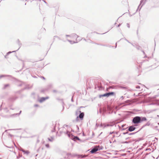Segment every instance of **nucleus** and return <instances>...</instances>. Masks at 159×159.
Here are the masks:
<instances>
[{
    "label": "nucleus",
    "instance_id": "52",
    "mask_svg": "<svg viewBox=\"0 0 159 159\" xmlns=\"http://www.w3.org/2000/svg\"><path fill=\"white\" fill-rule=\"evenodd\" d=\"M121 25V24H119L118 26H117V27H119L120 25Z\"/></svg>",
    "mask_w": 159,
    "mask_h": 159
},
{
    "label": "nucleus",
    "instance_id": "35",
    "mask_svg": "<svg viewBox=\"0 0 159 159\" xmlns=\"http://www.w3.org/2000/svg\"><path fill=\"white\" fill-rule=\"evenodd\" d=\"M124 97L123 96H122L120 97V100H123L124 99Z\"/></svg>",
    "mask_w": 159,
    "mask_h": 159
},
{
    "label": "nucleus",
    "instance_id": "29",
    "mask_svg": "<svg viewBox=\"0 0 159 159\" xmlns=\"http://www.w3.org/2000/svg\"><path fill=\"white\" fill-rule=\"evenodd\" d=\"M24 84V83L23 82H21V84H18V86H22Z\"/></svg>",
    "mask_w": 159,
    "mask_h": 159
},
{
    "label": "nucleus",
    "instance_id": "46",
    "mask_svg": "<svg viewBox=\"0 0 159 159\" xmlns=\"http://www.w3.org/2000/svg\"><path fill=\"white\" fill-rule=\"evenodd\" d=\"M123 143H129V142H127V141H125Z\"/></svg>",
    "mask_w": 159,
    "mask_h": 159
},
{
    "label": "nucleus",
    "instance_id": "22",
    "mask_svg": "<svg viewBox=\"0 0 159 159\" xmlns=\"http://www.w3.org/2000/svg\"><path fill=\"white\" fill-rule=\"evenodd\" d=\"M124 39H125V41H127L128 43H130V44H131V45H132L133 46H134V44H133L132 43H130V42H129V40H128L127 39H126L125 38H124Z\"/></svg>",
    "mask_w": 159,
    "mask_h": 159
},
{
    "label": "nucleus",
    "instance_id": "9",
    "mask_svg": "<svg viewBox=\"0 0 159 159\" xmlns=\"http://www.w3.org/2000/svg\"><path fill=\"white\" fill-rule=\"evenodd\" d=\"M67 155L68 157H75L77 156V154H71V153H67Z\"/></svg>",
    "mask_w": 159,
    "mask_h": 159
},
{
    "label": "nucleus",
    "instance_id": "24",
    "mask_svg": "<svg viewBox=\"0 0 159 159\" xmlns=\"http://www.w3.org/2000/svg\"><path fill=\"white\" fill-rule=\"evenodd\" d=\"M150 123H149V122H148L147 124H146L145 125H143V126L142 127V128H141V129H139V131L143 127L147 126V125H150Z\"/></svg>",
    "mask_w": 159,
    "mask_h": 159
},
{
    "label": "nucleus",
    "instance_id": "33",
    "mask_svg": "<svg viewBox=\"0 0 159 159\" xmlns=\"http://www.w3.org/2000/svg\"><path fill=\"white\" fill-rule=\"evenodd\" d=\"M66 134L68 135V136L69 137H70V135H71L69 133L68 131H67L66 132Z\"/></svg>",
    "mask_w": 159,
    "mask_h": 159
},
{
    "label": "nucleus",
    "instance_id": "6",
    "mask_svg": "<svg viewBox=\"0 0 159 159\" xmlns=\"http://www.w3.org/2000/svg\"><path fill=\"white\" fill-rule=\"evenodd\" d=\"M128 131L129 132H132L134 131L135 129L136 128L133 126H129L128 127Z\"/></svg>",
    "mask_w": 159,
    "mask_h": 159
},
{
    "label": "nucleus",
    "instance_id": "56",
    "mask_svg": "<svg viewBox=\"0 0 159 159\" xmlns=\"http://www.w3.org/2000/svg\"><path fill=\"white\" fill-rule=\"evenodd\" d=\"M54 37L55 38H58L59 39V38L57 36H55Z\"/></svg>",
    "mask_w": 159,
    "mask_h": 159
},
{
    "label": "nucleus",
    "instance_id": "5",
    "mask_svg": "<svg viewBox=\"0 0 159 159\" xmlns=\"http://www.w3.org/2000/svg\"><path fill=\"white\" fill-rule=\"evenodd\" d=\"M67 41L70 43L71 44H73L74 43H77L78 42L80 41L81 40V39H77V38L76 39V42L73 41L71 40H69V39H67Z\"/></svg>",
    "mask_w": 159,
    "mask_h": 159
},
{
    "label": "nucleus",
    "instance_id": "63",
    "mask_svg": "<svg viewBox=\"0 0 159 159\" xmlns=\"http://www.w3.org/2000/svg\"><path fill=\"white\" fill-rule=\"evenodd\" d=\"M96 126H99V125H97V124H96Z\"/></svg>",
    "mask_w": 159,
    "mask_h": 159
},
{
    "label": "nucleus",
    "instance_id": "25",
    "mask_svg": "<svg viewBox=\"0 0 159 159\" xmlns=\"http://www.w3.org/2000/svg\"><path fill=\"white\" fill-rule=\"evenodd\" d=\"M138 131H137L136 132H134V133H129L128 134V135H133V134H135L136 133H137Z\"/></svg>",
    "mask_w": 159,
    "mask_h": 159
},
{
    "label": "nucleus",
    "instance_id": "26",
    "mask_svg": "<svg viewBox=\"0 0 159 159\" xmlns=\"http://www.w3.org/2000/svg\"><path fill=\"white\" fill-rule=\"evenodd\" d=\"M110 126V125L109 124L105 125L104 124H103V128H104L107 126Z\"/></svg>",
    "mask_w": 159,
    "mask_h": 159
},
{
    "label": "nucleus",
    "instance_id": "53",
    "mask_svg": "<svg viewBox=\"0 0 159 159\" xmlns=\"http://www.w3.org/2000/svg\"><path fill=\"white\" fill-rule=\"evenodd\" d=\"M99 112H100V113H101V112H102V111H101V109H99Z\"/></svg>",
    "mask_w": 159,
    "mask_h": 159
},
{
    "label": "nucleus",
    "instance_id": "54",
    "mask_svg": "<svg viewBox=\"0 0 159 159\" xmlns=\"http://www.w3.org/2000/svg\"><path fill=\"white\" fill-rule=\"evenodd\" d=\"M130 138L129 137H128L125 139V140H127L129 139Z\"/></svg>",
    "mask_w": 159,
    "mask_h": 159
},
{
    "label": "nucleus",
    "instance_id": "45",
    "mask_svg": "<svg viewBox=\"0 0 159 159\" xmlns=\"http://www.w3.org/2000/svg\"><path fill=\"white\" fill-rule=\"evenodd\" d=\"M90 43H94H94H95V42L92 41L91 40H90Z\"/></svg>",
    "mask_w": 159,
    "mask_h": 159
},
{
    "label": "nucleus",
    "instance_id": "14",
    "mask_svg": "<svg viewBox=\"0 0 159 159\" xmlns=\"http://www.w3.org/2000/svg\"><path fill=\"white\" fill-rule=\"evenodd\" d=\"M17 43H18L19 46V48L16 51H17L21 47V43H20V41L19 39H18L17 40Z\"/></svg>",
    "mask_w": 159,
    "mask_h": 159
},
{
    "label": "nucleus",
    "instance_id": "10",
    "mask_svg": "<svg viewBox=\"0 0 159 159\" xmlns=\"http://www.w3.org/2000/svg\"><path fill=\"white\" fill-rule=\"evenodd\" d=\"M17 98L15 97H11L9 99V100L11 102H13Z\"/></svg>",
    "mask_w": 159,
    "mask_h": 159
},
{
    "label": "nucleus",
    "instance_id": "49",
    "mask_svg": "<svg viewBox=\"0 0 159 159\" xmlns=\"http://www.w3.org/2000/svg\"><path fill=\"white\" fill-rule=\"evenodd\" d=\"M81 39V40L82 39H84V40H85V41H87L86 40L85 38H82V39Z\"/></svg>",
    "mask_w": 159,
    "mask_h": 159
},
{
    "label": "nucleus",
    "instance_id": "3",
    "mask_svg": "<svg viewBox=\"0 0 159 159\" xmlns=\"http://www.w3.org/2000/svg\"><path fill=\"white\" fill-rule=\"evenodd\" d=\"M78 111L79 113H80V114L78 116L79 117L81 120H82L84 116V113L81 112V111L80 110Z\"/></svg>",
    "mask_w": 159,
    "mask_h": 159
},
{
    "label": "nucleus",
    "instance_id": "36",
    "mask_svg": "<svg viewBox=\"0 0 159 159\" xmlns=\"http://www.w3.org/2000/svg\"><path fill=\"white\" fill-rule=\"evenodd\" d=\"M98 88H99V89L100 90H102V86H98Z\"/></svg>",
    "mask_w": 159,
    "mask_h": 159
},
{
    "label": "nucleus",
    "instance_id": "28",
    "mask_svg": "<svg viewBox=\"0 0 159 159\" xmlns=\"http://www.w3.org/2000/svg\"><path fill=\"white\" fill-rule=\"evenodd\" d=\"M144 0H141V1H140V4H139V6H138V9H139V8L140 6L141 5V4L142 3V2L144 1Z\"/></svg>",
    "mask_w": 159,
    "mask_h": 159
},
{
    "label": "nucleus",
    "instance_id": "19",
    "mask_svg": "<svg viewBox=\"0 0 159 159\" xmlns=\"http://www.w3.org/2000/svg\"><path fill=\"white\" fill-rule=\"evenodd\" d=\"M94 43V44L98 45H99L103 46H107V45H105L104 44L98 43Z\"/></svg>",
    "mask_w": 159,
    "mask_h": 159
},
{
    "label": "nucleus",
    "instance_id": "50",
    "mask_svg": "<svg viewBox=\"0 0 159 159\" xmlns=\"http://www.w3.org/2000/svg\"><path fill=\"white\" fill-rule=\"evenodd\" d=\"M53 92L54 93H56L57 92V91L56 90H53Z\"/></svg>",
    "mask_w": 159,
    "mask_h": 159
},
{
    "label": "nucleus",
    "instance_id": "17",
    "mask_svg": "<svg viewBox=\"0 0 159 159\" xmlns=\"http://www.w3.org/2000/svg\"><path fill=\"white\" fill-rule=\"evenodd\" d=\"M77 156H78V157L79 158L81 157V158H84V157H86V155H77Z\"/></svg>",
    "mask_w": 159,
    "mask_h": 159
},
{
    "label": "nucleus",
    "instance_id": "39",
    "mask_svg": "<svg viewBox=\"0 0 159 159\" xmlns=\"http://www.w3.org/2000/svg\"><path fill=\"white\" fill-rule=\"evenodd\" d=\"M66 37H69L71 39V34L70 35H66Z\"/></svg>",
    "mask_w": 159,
    "mask_h": 159
},
{
    "label": "nucleus",
    "instance_id": "20",
    "mask_svg": "<svg viewBox=\"0 0 159 159\" xmlns=\"http://www.w3.org/2000/svg\"><path fill=\"white\" fill-rule=\"evenodd\" d=\"M6 76H11V75H0V79H1V78H2V77H5Z\"/></svg>",
    "mask_w": 159,
    "mask_h": 159
},
{
    "label": "nucleus",
    "instance_id": "62",
    "mask_svg": "<svg viewBox=\"0 0 159 159\" xmlns=\"http://www.w3.org/2000/svg\"><path fill=\"white\" fill-rule=\"evenodd\" d=\"M143 53L144 54H145V52H144L143 51Z\"/></svg>",
    "mask_w": 159,
    "mask_h": 159
},
{
    "label": "nucleus",
    "instance_id": "51",
    "mask_svg": "<svg viewBox=\"0 0 159 159\" xmlns=\"http://www.w3.org/2000/svg\"><path fill=\"white\" fill-rule=\"evenodd\" d=\"M76 127L77 128V129L78 130H79V128L78 125H76Z\"/></svg>",
    "mask_w": 159,
    "mask_h": 159
},
{
    "label": "nucleus",
    "instance_id": "30",
    "mask_svg": "<svg viewBox=\"0 0 159 159\" xmlns=\"http://www.w3.org/2000/svg\"><path fill=\"white\" fill-rule=\"evenodd\" d=\"M4 111L5 112H8V110L7 108H5L4 109Z\"/></svg>",
    "mask_w": 159,
    "mask_h": 159
},
{
    "label": "nucleus",
    "instance_id": "57",
    "mask_svg": "<svg viewBox=\"0 0 159 159\" xmlns=\"http://www.w3.org/2000/svg\"><path fill=\"white\" fill-rule=\"evenodd\" d=\"M41 78H42L43 80H45V78L44 77L42 76L41 77Z\"/></svg>",
    "mask_w": 159,
    "mask_h": 159
},
{
    "label": "nucleus",
    "instance_id": "31",
    "mask_svg": "<svg viewBox=\"0 0 159 159\" xmlns=\"http://www.w3.org/2000/svg\"><path fill=\"white\" fill-rule=\"evenodd\" d=\"M118 126H119V129H120V130L121 131L124 130L125 129V128H121V127L120 126H119V125H118Z\"/></svg>",
    "mask_w": 159,
    "mask_h": 159
},
{
    "label": "nucleus",
    "instance_id": "42",
    "mask_svg": "<svg viewBox=\"0 0 159 159\" xmlns=\"http://www.w3.org/2000/svg\"><path fill=\"white\" fill-rule=\"evenodd\" d=\"M114 131H113L112 132H110V134H114Z\"/></svg>",
    "mask_w": 159,
    "mask_h": 159
},
{
    "label": "nucleus",
    "instance_id": "58",
    "mask_svg": "<svg viewBox=\"0 0 159 159\" xmlns=\"http://www.w3.org/2000/svg\"><path fill=\"white\" fill-rule=\"evenodd\" d=\"M71 101H72V102H73V97H72V98H71Z\"/></svg>",
    "mask_w": 159,
    "mask_h": 159
},
{
    "label": "nucleus",
    "instance_id": "23",
    "mask_svg": "<svg viewBox=\"0 0 159 159\" xmlns=\"http://www.w3.org/2000/svg\"><path fill=\"white\" fill-rule=\"evenodd\" d=\"M16 51H12V52H7V55L6 56H5V57L6 58L7 56L9 54H10V53H11L15 52Z\"/></svg>",
    "mask_w": 159,
    "mask_h": 159
},
{
    "label": "nucleus",
    "instance_id": "61",
    "mask_svg": "<svg viewBox=\"0 0 159 159\" xmlns=\"http://www.w3.org/2000/svg\"><path fill=\"white\" fill-rule=\"evenodd\" d=\"M43 1L45 3H47V2L45 1L44 0Z\"/></svg>",
    "mask_w": 159,
    "mask_h": 159
},
{
    "label": "nucleus",
    "instance_id": "32",
    "mask_svg": "<svg viewBox=\"0 0 159 159\" xmlns=\"http://www.w3.org/2000/svg\"><path fill=\"white\" fill-rule=\"evenodd\" d=\"M9 86V84H7L4 85V89H5L6 88H7V87L8 86Z\"/></svg>",
    "mask_w": 159,
    "mask_h": 159
},
{
    "label": "nucleus",
    "instance_id": "1",
    "mask_svg": "<svg viewBox=\"0 0 159 159\" xmlns=\"http://www.w3.org/2000/svg\"><path fill=\"white\" fill-rule=\"evenodd\" d=\"M139 123H140V116H136L133 118L132 123L137 124Z\"/></svg>",
    "mask_w": 159,
    "mask_h": 159
},
{
    "label": "nucleus",
    "instance_id": "60",
    "mask_svg": "<svg viewBox=\"0 0 159 159\" xmlns=\"http://www.w3.org/2000/svg\"><path fill=\"white\" fill-rule=\"evenodd\" d=\"M124 126H125L124 125H121V127L123 128Z\"/></svg>",
    "mask_w": 159,
    "mask_h": 159
},
{
    "label": "nucleus",
    "instance_id": "38",
    "mask_svg": "<svg viewBox=\"0 0 159 159\" xmlns=\"http://www.w3.org/2000/svg\"><path fill=\"white\" fill-rule=\"evenodd\" d=\"M46 147L47 148H49V145L48 144H47L45 145Z\"/></svg>",
    "mask_w": 159,
    "mask_h": 159
},
{
    "label": "nucleus",
    "instance_id": "2",
    "mask_svg": "<svg viewBox=\"0 0 159 159\" xmlns=\"http://www.w3.org/2000/svg\"><path fill=\"white\" fill-rule=\"evenodd\" d=\"M101 149H102L101 148H100V147L99 146H95L90 151V152L92 154L95 153H96V152L98 151H99Z\"/></svg>",
    "mask_w": 159,
    "mask_h": 159
},
{
    "label": "nucleus",
    "instance_id": "47",
    "mask_svg": "<svg viewBox=\"0 0 159 159\" xmlns=\"http://www.w3.org/2000/svg\"><path fill=\"white\" fill-rule=\"evenodd\" d=\"M75 138H76V139H77V140H80L79 138L78 137L76 136V137H75Z\"/></svg>",
    "mask_w": 159,
    "mask_h": 159
},
{
    "label": "nucleus",
    "instance_id": "27",
    "mask_svg": "<svg viewBox=\"0 0 159 159\" xmlns=\"http://www.w3.org/2000/svg\"><path fill=\"white\" fill-rule=\"evenodd\" d=\"M56 125H55L54 126V127L53 129L52 130V132H54L56 131Z\"/></svg>",
    "mask_w": 159,
    "mask_h": 159
},
{
    "label": "nucleus",
    "instance_id": "21",
    "mask_svg": "<svg viewBox=\"0 0 159 159\" xmlns=\"http://www.w3.org/2000/svg\"><path fill=\"white\" fill-rule=\"evenodd\" d=\"M119 88H120L122 89H127V88L125 86H119Z\"/></svg>",
    "mask_w": 159,
    "mask_h": 159
},
{
    "label": "nucleus",
    "instance_id": "37",
    "mask_svg": "<svg viewBox=\"0 0 159 159\" xmlns=\"http://www.w3.org/2000/svg\"><path fill=\"white\" fill-rule=\"evenodd\" d=\"M79 117L78 116H77L76 117V120H76V121L77 122V121H78V120H79Z\"/></svg>",
    "mask_w": 159,
    "mask_h": 159
},
{
    "label": "nucleus",
    "instance_id": "44",
    "mask_svg": "<svg viewBox=\"0 0 159 159\" xmlns=\"http://www.w3.org/2000/svg\"><path fill=\"white\" fill-rule=\"evenodd\" d=\"M127 26L129 28L130 27L128 23L127 24Z\"/></svg>",
    "mask_w": 159,
    "mask_h": 159
},
{
    "label": "nucleus",
    "instance_id": "4",
    "mask_svg": "<svg viewBox=\"0 0 159 159\" xmlns=\"http://www.w3.org/2000/svg\"><path fill=\"white\" fill-rule=\"evenodd\" d=\"M10 129L6 130H5L4 132L2 134V137L5 134H6L7 135H8V136H10V137H12V135L11 134H10L9 133H8L7 131Z\"/></svg>",
    "mask_w": 159,
    "mask_h": 159
},
{
    "label": "nucleus",
    "instance_id": "11",
    "mask_svg": "<svg viewBox=\"0 0 159 159\" xmlns=\"http://www.w3.org/2000/svg\"><path fill=\"white\" fill-rule=\"evenodd\" d=\"M147 120V119L145 117L140 116V123L143 121H146Z\"/></svg>",
    "mask_w": 159,
    "mask_h": 159
},
{
    "label": "nucleus",
    "instance_id": "55",
    "mask_svg": "<svg viewBox=\"0 0 159 159\" xmlns=\"http://www.w3.org/2000/svg\"><path fill=\"white\" fill-rule=\"evenodd\" d=\"M118 132H115L114 131V134H118Z\"/></svg>",
    "mask_w": 159,
    "mask_h": 159
},
{
    "label": "nucleus",
    "instance_id": "40",
    "mask_svg": "<svg viewBox=\"0 0 159 159\" xmlns=\"http://www.w3.org/2000/svg\"><path fill=\"white\" fill-rule=\"evenodd\" d=\"M103 124H100L99 125V126L100 127H103Z\"/></svg>",
    "mask_w": 159,
    "mask_h": 159
},
{
    "label": "nucleus",
    "instance_id": "13",
    "mask_svg": "<svg viewBox=\"0 0 159 159\" xmlns=\"http://www.w3.org/2000/svg\"><path fill=\"white\" fill-rule=\"evenodd\" d=\"M107 93V97L110 95H113L114 94V92H112Z\"/></svg>",
    "mask_w": 159,
    "mask_h": 159
},
{
    "label": "nucleus",
    "instance_id": "8",
    "mask_svg": "<svg viewBox=\"0 0 159 159\" xmlns=\"http://www.w3.org/2000/svg\"><path fill=\"white\" fill-rule=\"evenodd\" d=\"M71 39H72L75 38H76V39L77 38V39H78V38L79 37V36L75 33L71 34Z\"/></svg>",
    "mask_w": 159,
    "mask_h": 159
},
{
    "label": "nucleus",
    "instance_id": "15",
    "mask_svg": "<svg viewBox=\"0 0 159 159\" xmlns=\"http://www.w3.org/2000/svg\"><path fill=\"white\" fill-rule=\"evenodd\" d=\"M134 45L135 46L134 47L136 48L138 50H139L140 49L141 47L138 44H135Z\"/></svg>",
    "mask_w": 159,
    "mask_h": 159
},
{
    "label": "nucleus",
    "instance_id": "41",
    "mask_svg": "<svg viewBox=\"0 0 159 159\" xmlns=\"http://www.w3.org/2000/svg\"><path fill=\"white\" fill-rule=\"evenodd\" d=\"M21 111H20V112L18 114H17V113L16 114V115H20V114L21 113Z\"/></svg>",
    "mask_w": 159,
    "mask_h": 159
},
{
    "label": "nucleus",
    "instance_id": "12",
    "mask_svg": "<svg viewBox=\"0 0 159 159\" xmlns=\"http://www.w3.org/2000/svg\"><path fill=\"white\" fill-rule=\"evenodd\" d=\"M20 150L24 152V154H26L27 155L28 154L30 153V152L28 151H25L22 148L20 149Z\"/></svg>",
    "mask_w": 159,
    "mask_h": 159
},
{
    "label": "nucleus",
    "instance_id": "48",
    "mask_svg": "<svg viewBox=\"0 0 159 159\" xmlns=\"http://www.w3.org/2000/svg\"><path fill=\"white\" fill-rule=\"evenodd\" d=\"M38 106H39V105L38 104H35L34 105V106L35 107H38Z\"/></svg>",
    "mask_w": 159,
    "mask_h": 159
},
{
    "label": "nucleus",
    "instance_id": "18",
    "mask_svg": "<svg viewBox=\"0 0 159 159\" xmlns=\"http://www.w3.org/2000/svg\"><path fill=\"white\" fill-rule=\"evenodd\" d=\"M130 102V100H127L125 101L124 102L122 103H120V104H124L125 103H129Z\"/></svg>",
    "mask_w": 159,
    "mask_h": 159
},
{
    "label": "nucleus",
    "instance_id": "7",
    "mask_svg": "<svg viewBox=\"0 0 159 159\" xmlns=\"http://www.w3.org/2000/svg\"><path fill=\"white\" fill-rule=\"evenodd\" d=\"M49 98V97H42L40 98L39 101V102L42 103L44 101L46 100L47 99Z\"/></svg>",
    "mask_w": 159,
    "mask_h": 159
},
{
    "label": "nucleus",
    "instance_id": "64",
    "mask_svg": "<svg viewBox=\"0 0 159 159\" xmlns=\"http://www.w3.org/2000/svg\"><path fill=\"white\" fill-rule=\"evenodd\" d=\"M117 107H116V109H117Z\"/></svg>",
    "mask_w": 159,
    "mask_h": 159
},
{
    "label": "nucleus",
    "instance_id": "34",
    "mask_svg": "<svg viewBox=\"0 0 159 159\" xmlns=\"http://www.w3.org/2000/svg\"><path fill=\"white\" fill-rule=\"evenodd\" d=\"M128 134V130H127V132H123V134L124 135H125V134Z\"/></svg>",
    "mask_w": 159,
    "mask_h": 159
},
{
    "label": "nucleus",
    "instance_id": "16",
    "mask_svg": "<svg viewBox=\"0 0 159 159\" xmlns=\"http://www.w3.org/2000/svg\"><path fill=\"white\" fill-rule=\"evenodd\" d=\"M107 93H106L100 95L99 96V97L101 98V97H107Z\"/></svg>",
    "mask_w": 159,
    "mask_h": 159
},
{
    "label": "nucleus",
    "instance_id": "43",
    "mask_svg": "<svg viewBox=\"0 0 159 159\" xmlns=\"http://www.w3.org/2000/svg\"><path fill=\"white\" fill-rule=\"evenodd\" d=\"M136 88L137 89H139L140 88V87L139 86H136Z\"/></svg>",
    "mask_w": 159,
    "mask_h": 159
},
{
    "label": "nucleus",
    "instance_id": "59",
    "mask_svg": "<svg viewBox=\"0 0 159 159\" xmlns=\"http://www.w3.org/2000/svg\"><path fill=\"white\" fill-rule=\"evenodd\" d=\"M48 139L49 141H52V140L50 139H49V138H48Z\"/></svg>",
    "mask_w": 159,
    "mask_h": 159
}]
</instances>
